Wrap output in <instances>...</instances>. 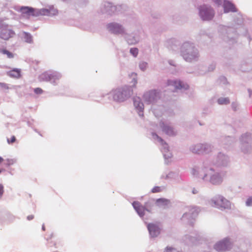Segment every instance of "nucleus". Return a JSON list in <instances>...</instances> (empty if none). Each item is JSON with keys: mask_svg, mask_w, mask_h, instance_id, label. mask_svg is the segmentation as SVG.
Wrapping results in <instances>:
<instances>
[{"mask_svg": "<svg viewBox=\"0 0 252 252\" xmlns=\"http://www.w3.org/2000/svg\"><path fill=\"white\" fill-rule=\"evenodd\" d=\"M191 173L194 177L201 179L204 182L215 186L222 183L224 176L222 172L216 171L213 168L206 167L200 169L195 167L192 168Z\"/></svg>", "mask_w": 252, "mask_h": 252, "instance_id": "nucleus-1", "label": "nucleus"}, {"mask_svg": "<svg viewBox=\"0 0 252 252\" xmlns=\"http://www.w3.org/2000/svg\"><path fill=\"white\" fill-rule=\"evenodd\" d=\"M180 55L188 63L199 61L200 54L195 44L189 41L184 42L180 47Z\"/></svg>", "mask_w": 252, "mask_h": 252, "instance_id": "nucleus-2", "label": "nucleus"}, {"mask_svg": "<svg viewBox=\"0 0 252 252\" xmlns=\"http://www.w3.org/2000/svg\"><path fill=\"white\" fill-rule=\"evenodd\" d=\"M155 204H156V200L153 198L149 199L144 205H142L138 201H134L132 203L134 209L141 218L144 217L145 211L151 213Z\"/></svg>", "mask_w": 252, "mask_h": 252, "instance_id": "nucleus-3", "label": "nucleus"}, {"mask_svg": "<svg viewBox=\"0 0 252 252\" xmlns=\"http://www.w3.org/2000/svg\"><path fill=\"white\" fill-rule=\"evenodd\" d=\"M209 204L221 211L231 209L230 202L223 196L218 194L209 201Z\"/></svg>", "mask_w": 252, "mask_h": 252, "instance_id": "nucleus-4", "label": "nucleus"}, {"mask_svg": "<svg viewBox=\"0 0 252 252\" xmlns=\"http://www.w3.org/2000/svg\"><path fill=\"white\" fill-rule=\"evenodd\" d=\"M219 31L223 40L230 44L235 42L237 37L236 29L231 27L220 26Z\"/></svg>", "mask_w": 252, "mask_h": 252, "instance_id": "nucleus-5", "label": "nucleus"}, {"mask_svg": "<svg viewBox=\"0 0 252 252\" xmlns=\"http://www.w3.org/2000/svg\"><path fill=\"white\" fill-rule=\"evenodd\" d=\"M198 14L200 19L204 21H210L215 16V11L210 5L204 4L198 7Z\"/></svg>", "mask_w": 252, "mask_h": 252, "instance_id": "nucleus-6", "label": "nucleus"}, {"mask_svg": "<svg viewBox=\"0 0 252 252\" xmlns=\"http://www.w3.org/2000/svg\"><path fill=\"white\" fill-rule=\"evenodd\" d=\"M199 211V208L196 206L189 207L188 211L185 212L181 218V220L185 224L192 226L193 225L195 219L197 216Z\"/></svg>", "mask_w": 252, "mask_h": 252, "instance_id": "nucleus-7", "label": "nucleus"}, {"mask_svg": "<svg viewBox=\"0 0 252 252\" xmlns=\"http://www.w3.org/2000/svg\"><path fill=\"white\" fill-rule=\"evenodd\" d=\"M161 92L158 90H151L146 92L143 94V98L148 104H154L161 98Z\"/></svg>", "mask_w": 252, "mask_h": 252, "instance_id": "nucleus-8", "label": "nucleus"}, {"mask_svg": "<svg viewBox=\"0 0 252 252\" xmlns=\"http://www.w3.org/2000/svg\"><path fill=\"white\" fill-rule=\"evenodd\" d=\"M152 136L154 139H157L158 141L161 144V152L164 158L165 163L166 164H168L170 162V158L172 157V154L169 152V147L167 144L157 133L153 132Z\"/></svg>", "mask_w": 252, "mask_h": 252, "instance_id": "nucleus-9", "label": "nucleus"}, {"mask_svg": "<svg viewBox=\"0 0 252 252\" xmlns=\"http://www.w3.org/2000/svg\"><path fill=\"white\" fill-rule=\"evenodd\" d=\"M241 150L245 154L249 153L252 150V136L246 133L242 135L240 139Z\"/></svg>", "mask_w": 252, "mask_h": 252, "instance_id": "nucleus-10", "label": "nucleus"}, {"mask_svg": "<svg viewBox=\"0 0 252 252\" xmlns=\"http://www.w3.org/2000/svg\"><path fill=\"white\" fill-rule=\"evenodd\" d=\"M233 247V242L229 238H225L217 242L213 246L218 252H226L230 251Z\"/></svg>", "mask_w": 252, "mask_h": 252, "instance_id": "nucleus-11", "label": "nucleus"}, {"mask_svg": "<svg viewBox=\"0 0 252 252\" xmlns=\"http://www.w3.org/2000/svg\"><path fill=\"white\" fill-rule=\"evenodd\" d=\"M212 150V146L208 143H198L191 145L189 147V150L194 154H208Z\"/></svg>", "mask_w": 252, "mask_h": 252, "instance_id": "nucleus-12", "label": "nucleus"}, {"mask_svg": "<svg viewBox=\"0 0 252 252\" xmlns=\"http://www.w3.org/2000/svg\"><path fill=\"white\" fill-rule=\"evenodd\" d=\"M159 126L162 132L169 136L174 137L178 134V131L171 123L161 121Z\"/></svg>", "mask_w": 252, "mask_h": 252, "instance_id": "nucleus-13", "label": "nucleus"}, {"mask_svg": "<svg viewBox=\"0 0 252 252\" xmlns=\"http://www.w3.org/2000/svg\"><path fill=\"white\" fill-rule=\"evenodd\" d=\"M229 163V157L222 152H219L213 160V164L220 167H226Z\"/></svg>", "mask_w": 252, "mask_h": 252, "instance_id": "nucleus-14", "label": "nucleus"}, {"mask_svg": "<svg viewBox=\"0 0 252 252\" xmlns=\"http://www.w3.org/2000/svg\"><path fill=\"white\" fill-rule=\"evenodd\" d=\"M202 239V236L198 233H192L185 235L182 240L186 245L191 246L200 243Z\"/></svg>", "mask_w": 252, "mask_h": 252, "instance_id": "nucleus-15", "label": "nucleus"}, {"mask_svg": "<svg viewBox=\"0 0 252 252\" xmlns=\"http://www.w3.org/2000/svg\"><path fill=\"white\" fill-rule=\"evenodd\" d=\"M61 78L60 75L57 72H46L41 74L40 79L41 81L50 82L55 85Z\"/></svg>", "mask_w": 252, "mask_h": 252, "instance_id": "nucleus-16", "label": "nucleus"}, {"mask_svg": "<svg viewBox=\"0 0 252 252\" xmlns=\"http://www.w3.org/2000/svg\"><path fill=\"white\" fill-rule=\"evenodd\" d=\"M141 31L140 26H136V29L127 36V43L132 45L138 43L140 39Z\"/></svg>", "mask_w": 252, "mask_h": 252, "instance_id": "nucleus-17", "label": "nucleus"}, {"mask_svg": "<svg viewBox=\"0 0 252 252\" xmlns=\"http://www.w3.org/2000/svg\"><path fill=\"white\" fill-rule=\"evenodd\" d=\"M127 82L129 84L127 85V97L130 96L133 94V88H135L136 84L137 83V74L135 72H132L130 75H129L127 77Z\"/></svg>", "mask_w": 252, "mask_h": 252, "instance_id": "nucleus-18", "label": "nucleus"}, {"mask_svg": "<svg viewBox=\"0 0 252 252\" xmlns=\"http://www.w3.org/2000/svg\"><path fill=\"white\" fill-rule=\"evenodd\" d=\"M20 10L23 14L28 16H37L40 14H44L45 12H48V10L46 9L37 11L35 9L28 6H22L20 8Z\"/></svg>", "mask_w": 252, "mask_h": 252, "instance_id": "nucleus-19", "label": "nucleus"}, {"mask_svg": "<svg viewBox=\"0 0 252 252\" xmlns=\"http://www.w3.org/2000/svg\"><path fill=\"white\" fill-rule=\"evenodd\" d=\"M133 102L134 106L137 111L139 116L140 117H143L144 116V104L141 101V98L139 97H134L133 98Z\"/></svg>", "mask_w": 252, "mask_h": 252, "instance_id": "nucleus-20", "label": "nucleus"}, {"mask_svg": "<svg viewBox=\"0 0 252 252\" xmlns=\"http://www.w3.org/2000/svg\"><path fill=\"white\" fill-rule=\"evenodd\" d=\"M147 228L150 235L152 237H156L160 234V229L157 224L152 223H149L147 225Z\"/></svg>", "mask_w": 252, "mask_h": 252, "instance_id": "nucleus-21", "label": "nucleus"}, {"mask_svg": "<svg viewBox=\"0 0 252 252\" xmlns=\"http://www.w3.org/2000/svg\"><path fill=\"white\" fill-rule=\"evenodd\" d=\"M170 84L173 86L176 90H180L184 91L189 88V86L187 83L181 80L171 81Z\"/></svg>", "mask_w": 252, "mask_h": 252, "instance_id": "nucleus-22", "label": "nucleus"}, {"mask_svg": "<svg viewBox=\"0 0 252 252\" xmlns=\"http://www.w3.org/2000/svg\"><path fill=\"white\" fill-rule=\"evenodd\" d=\"M113 98L117 101H123L124 100L125 91L123 89H117L113 92Z\"/></svg>", "mask_w": 252, "mask_h": 252, "instance_id": "nucleus-23", "label": "nucleus"}, {"mask_svg": "<svg viewBox=\"0 0 252 252\" xmlns=\"http://www.w3.org/2000/svg\"><path fill=\"white\" fill-rule=\"evenodd\" d=\"M222 3L224 13H228L229 12H234L237 11V9L235 5L230 1L224 0Z\"/></svg>", "mask_w": 252, "mask_h": 252, "instance_id": "nucleus-24", "label": "nucleus"}, {"mask_svg": "<svg viewBox=\"0 0 252 252\" xmlns=\"http://www.w3.org/2000/svg\"><path fill=\"white\" fill-rule=\"evenodd\" d=\"M15 32L7 28L3 29L0 33V37L4 40H8L13 37Z\"/></svg>", "mask_w": 252, "mask_h": 252, "instance_id": "nucleus-25", "label": "nucleus"}, {"mask_svg": "<svg viewBox=\"0 0 252 252\" xmlns=\"http://www.w3.org/2000/svg\"><path fill=\"white\" fill-rule=\"evenodd\" d=\"M171 203L170 200L164 198H160L156 200V205L159 207L166 208Z\"/></svg>", "mask_w": 252, "mask_h": 252, "instance_id": "nucleus-26", "label": "nucleus"}, {"mask_svg": "<svg viewBox=\"0 0 252 252\" xmlns=\"http://www.w3.org/2000/svg\"><path fill=\"white\" fill-rule=\"evenodd\" d=\"M108 29L114 33H119L122 31L121 25L116 23H111L108 25Z\"/></svg>", "mask_w": 252, "mask_h": 252, "instance_id": "nucleus-27", "label": "nucleus"}, {"mask_svg": "<svg viewBox=\"0 0 252 252\" xmlns=\"http://www.w3.org/2000/svg\"><path fill=\"white\" fill-rule=\"evenodd\" d=\"M221 141L223 145L229 146L236 141V139L233 137L228 136L223 137Z\"/></svg>", "mask_w": 252, "mask_h": 252, "instance_id": "nucleus-28", "label": "nucleus"}, {"mask_svg": "<svg viewBox=\"0 0 252 252\" xmlns=\"http://www.w3.org/2000/svg\"><path fill=\"white\" fill-rule=\"evenodd\" d=\"M7 74L11 77L19 78L21 76V71L19 69L15 68L8 72Z\"/></svg>", "mask_w": 252, "mask_h": 252, "instance_id": "nucleus-29", "label": "nucleus"}, {"mask_svg": "<svg viewBox=\"0 0 252 252\" xmlns=\"http://www.w3.org/2000/svg\"><path fill=\"white\" fill-rule=\"evenodd\" d=\"M230 102L228 97H220L217 99V103L219 105H227Z\"/></svg>", "mask_w": 252, "mask_h": 252, "instance_id": "nucleus-30", "label": "nucleus"}, {"mask_svg": "<svg viewBox=\"0 0 252 252\" xmlns=\"http://www.w3.org/2000/svg\"><path fill=\"white\" fill-rule=\"evenodd\" d=\"M24 38L25 42L27 43H31L32 41V35L29 33L24 32L23 33Z\"/></svg>", "mask_w": 252, "mask_h": 252, "instance_id": "nucleus-31", "label": "nucleus"}, {"mask_svg": "<svg viewBox=\"0 0 252 252\" xmlns=\"http://www.w3.org/2000/svg\"><path fill=\"white\" fill-rule=\"evenodd\" d=\"M163 252H182L172 246H167L164 250Z\"/></svg>", "mask_w": 252, "mask_h": 252, "instance_id": "nucleus-32", "label": "nucleus"}, {"mask_svg": "<svg viewBox=\"0 0 252 252\" xmlns=\"http://www.w3.org/2000/svg\"><path fill=\"white\" fill-rule=\"evenodd\" d=\"M234 23L237 25H241L243 23V19L241 15H238L234 19Z\"/></svg>", "mask_w": 252, "mask_h": 252, "instance_id": "nucleus-33", "label": "nucleus"}, {"mask_svg": "<svg viewBox=\"0 0 252 252\" xmlns=\"http://www.w3.org/2000/svg\"><path fill=\"white\" fill-rule=\"evenodd\" d=\"M0 52L3 54L6 55L8 58L11 59L14 58V54L6 49H2Z\"/></svg>", "mask_w": 252, "mask_h": 252, "instance_id": "nucleus-34", "label": "nucleus"}, {"mask_svg": "<svg viewBox=\"0 0 252 252\" xmlns=\"http://www.w3.org/2000/svg\"><path fill=\"white\" fill-rule=\"evenodd\" d=\"M130 53L131 55H132L133 57H136L138 54V49L137 48H131L130 49Z\"/></svg>", "mask_w": 252, "mask_h": 252, "instance_id": "nucleus-35", "label": "nucleus"}, {"mask_svg": "<svg viewBox=\"0 0 252 252\" xmlns=\"http://www.w3.org/2000/svg\"><path fill=\"white\" fill-rule=\"evenodd\" d=\"M174 174L173 172H170L168 174L166 175L165 176L162 175L161 178H164L165 179H172L173 178Z\"/></svg>", "mask_w": 252, "mask_h": 252, "instance_id": "nucleus-36", "label": "nucleus"}, {"mask_svg": "<svg viewBox=\"0 0 252 252\" xmlns=\"http://www.w3.org/2000/svg\"><path fill=\"white\" fill-rule=\"evenodd\" d=\"M147 63L144 62H141L139 63V67L140 69L142 71H145L147 68Z\"/></svg>", "mask_w": 252, "mask_h": 252, "instance_id": "nucleus-37", "label": "nucleus"}, {"mask_svg": "<svg viewBox=\"0 0 252 252\" xmlns=\"http://www.w3.org/2000/svg\"><path fill=\"white\" fill-rule=\"evenodd\" d=\"M231 108L234 111H237L239 109V105L237 102H233L231 104Z\"/></svg>", "mask_w": 252, "mask_h": 252, "instance_id": "nucleus-38", "label": "nucleus"}, {"mask_svg": "<svg viewBox=\"0 0 252 252\" xmlns=\"http://www.w3.org/2000/svg\"><path fill=\"white\" fill-rule=\"evenodd\" d=\"M212 1L218 6H220L222 4L224 0H211Z\"/></svg>", "mask_w": 252, "mask_h": 252, "instance_id": "nucleus-39", "label": "nucleus"}, {"mask_svg": "<svg viewBox=\"0 0 252 252\" xmlns=\"http://www.w3.org/2000/svg\"><path fill=\"white\" fill-rule=\"evenodd\" d=\"M216 68V64L214 63L210 64L208 67V72L213 71Z\"/></svg>", "mask_w": 252, "mask_h": 252, "instance_id": "nucleus-40", "label": "nucleus"}, {"mask_svg": "<svg viewBox=\"0 0 252 252\" xmlns=\"http://www.w3.org/2000/svg\"><path fill=\"white\" fill-rule=\"evenodd\" d=\"M247 206H252V196L249 197L246 202Z\"/></svg>", "mask_w": 252, "mask_h": 252, "instance_id": "nucleus-41", "label": "nucleus"}, {"mask_svg": "<svg viewBox=\"0 0 252 252\" xmlns=\"http://www.w3.org/2000/svg\"><path fill=\"white\" fill-rule=\"evenodd\" d=\"M0 87H1L3 90H8L9 89V87L8 85L7 84L4 83H0Z\"/></svg>", "mask_w": 252, "mask_h": 252, "instance_id": "nucleus-42", "label": "nucleus"}, {"mask_svg": "<svg viewBox=\"0 0 252 252\" xmlns=\"http://www.w3.org/2000/svg\"><path fill=\"white\" fill-rule=\"evenodd\" d=\"M161 189L159 187H155L152 190V192L153 193L159 192L161 191Z\"/></svg>", "mask_w": 252, "mask_h": 252, "instance_id": "nucleus-43", "label": "nucleus"}, {"mask_svg": "<svg viewBox=\"0 0 252 252\" xmlns=\"http://www.w3.org/2000/svg\"><path fill=\"white\" fill-rule=\"evenodd\" d=\"M7 142H8V144H12V143H13L14 142H15L16 138H15V137L14 136H12L11 137V138H10V139H7Z\"/></svg>", "mask_w": 252, "mask_h": 252, "instance_id": "nucleus-44", "label": "nucleus"}, {"mask_svg": "<svg viewBox=\"0 0 252 252\" xmlns=\"http://www.w3.org/2000/svg\"><path fill=\"white\" fill-rule=\"evenodd\" d=\"M220 81L223 84H225L227 82L226 78L224 76H221L220 78Z\"/></svg>", "mask_w": 252, "mask_h": 252, "instance_id": "nucleus-45", "label": "nucleus"}, {"mask_svg": "<svg viewBox=\"0 0 252 252\" xmlns=\"http://www.w3.org/2000/svg\"><path fill=\"white\" fill-rule=\"evenodd\" d=\"M4 192L3 186L2 185L0 184V199L1 198Z\"/></svg>", "mask_w": 252, "mask_h": 252, "instance_id": "nucleus-46", "label": "nucleus"}, {"mask_svg": "<svg viewBox=\"0 0 252 252\" xmlns=\"http://www.w3.org/2000/svg\"><path fill=\"white\" fill-rule=\"evenodd\" d=\"M34 91L35 93H36L37 94H40L42 93V92H43L42 90L39 88H35L34 89Z\"/></svg>", "mask_w": 252, "mask_h": 252, "instance_id": "nucleus-47", "label": "nucleus"}, {"mask_svg": "<svg viewBox=\"0 0 252 252\" xmlns=\"http://www.w3.org/2000/svg\"><path fill=\"white\" fill-rule=\"evenodd\" d=\"M6 164L8 165H11V164H13V160L12 159H8L6 160Z\"/></svg>", "mask_w": 252, "mask_h": 252, "instance_id": "nucleus-48", "label": "nucleus"}, {"mask_svg": "<svg viewBox=\"0 0 252 252\" xmlns=\"http://www.w3.org/2000/svg\"><path fill=\"white\" fill-rule=\"evenodd\" d=\"M33 218H34V216L33 215H31L27 217V219L29 220H32Z\"/></svg>", "mask_w": 252, "mask_h": 252, "instance_id": "nucleus-49", "label": "nucleus"}, {"mask_svg": "<svg viewBox=\"0 0 252 252\" xmlns=\"http://www.w3.org/2000/svg\"><path fill=\"white\" fill-rule=\"evenodd\" d=\"M198 192V191L195 188H193L192 189V193L193 194H197V193Z\"/></svg>", "mask_w": 252, "mask_h": 252, "instance_id": "nucleus-50", "label": "nucleus"}, {"mask_svg": "<svg viewBox=\"0 0 252 252\" xmlns=\"http://www.w3.org/2000/svg\"><path fill=\"white\" fill-rule=\"evenodd\" d=\"M248 91L249 93V97H251L252 95V90H251L250 89H248Z\"/></svg>", "mask_w": 252, "mask_h": 252, "instance_id": "nucleus-51", "label": "nucleus"}, {"mask_svg": "<svg viewBox=\"0 0 252 252\" xmlns=\"http://www.w3.org/2000/svg\"><path fill=\"white\" fill-rule=\"evenodd\" d=\"M168 63H169V64L171 65L175 66V65L174 64V62L173 60H169Z\"/></svg>", "mask_w": 252, "mask_h": 252, "instance_id": "nucleus-52", "label": "nucleus"}, {"mask_svg": "<svg viewBox=\"0 0 252 252\" xmlns=\"http://www.w3.org/2000/svg\"><path fill=\"white\" fill-rule=\"evenodd\" d=\"M127 16H128V20H129L131 18H135V16H132V14H130V13H128V14H127Z\"/></svg>", "mask_w": 252, "mask_h": 252, "instance_id": "nucleus-53", "label": "nucleus"}, {"mask_svg": "<svg viewBox=\"0 0 252 252\" xmlns=\"http://www.w3.org/2000/svg\"><path fill=\"white\" fill-rule=\"evenodd\" d=\"M25 197L26 198H31L32 197V195L31 194L27 193V194H25Z\"/></svg>", "mask_w": 252, "mask_h": 252, "instance_id": "nucleus-54", "label": "nucleus"}, {"mask_svg": "<svg viewBox=\"0 0 252 252\" xmlns=\"http://www.w3.org/2000/svg\"><path fill=\"white\" fill-rule=\"evenodd\" d=\"M3 160V158L0 157V163L2 162Z\"/></svg>", "mask_w": 252, "mask_h": 252, "instance_id": "nucleus-55", "label": "nucleus"}, {"mask_svg": "<svg viewBox=\"0 0 252 252\" xmlns=\"http://www.w3.org/2000/svg\"><path fill=\"white\" fill-rule=\"evenodd\" d=\"M111 8L112 10H114L116 9L115 6H111Z\"/></svg>", "mask_w": 252, "mask_h": 252, "instance_id": "nucleus-56", "label": "nucleus"}, {"mask_svg": "<svg viewBox=\"0 0 252 252\" xmlns=\"http://www.w3.org/2000/svg\"><path fill=\"white\" fill-rule=\"evenodd\" d=\"M1 172V170L0 169V173Z\"/></svg>", "mask_w": 252, "mask_h": 252, "instance_id": "nucleus-57", "label": "nucleus"}]
</instances>
